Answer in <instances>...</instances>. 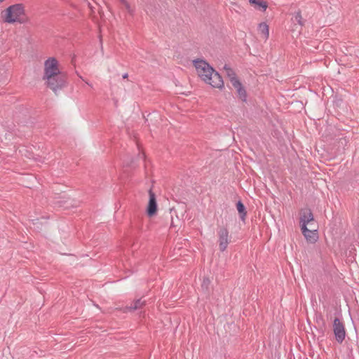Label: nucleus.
<instances>
[{
    "label": "nucleus",
    "mask_w": 359,
    "mask_h": 359,
    "mask_svg": "<svg viewBox=\"0 0 359 359\" xmlns=\"http://www.w3.org/2000/svg\"><path fill=\"white\" fill-rule=\"evenodd\" d=\"M43 79L55 94L66 86V74L60 71L58 62L55 57H50L45 61Z\"/></svg>",
    "instance_id": "obj_1"
},
{
    "label": "nucleus",
    "mask_w": 359,
    "mask_h": 359,
    "mask_svg": "<svg viewBox=\"0 0 359 359\" xmlns=\"http://www.w3.org/2000/svg\"><path fill=\"white\" fill-rule=\"evenodd\" d=\"M194 65L198 76L206 83L213 88L219 89L224 88L222 76L205 60H196L194 61Z\"/></svg>",
    "instance_id": "obj_2"
},
{
    "label": "nucleus",
    "mask_w": 359,
    "mask_h": 359,
    "mask_svg": "<svg viewBox=\"0 0 359 359\" xmlns=\"http://www.w3.org/2000/svg\"><path fill=\"white\" fill-rule=\"evenodd\" d=\"M25 9L22 4H17L9 6L5 11L4 21L8 23H13L15 22L23 23L24 20L21 19V16L24 15Z\"/></svg>",
    "instance_id": "obj_3"
},
{
    "label": "nucleus",
    "mask_w": 359,
    "mask_h": 359,
    "mask_svg": "<svg viewBox=\"0 0 359 359\" xmlns=\"http://www.w3.org/2000/svg\"><path fill=\"white\" fill-rule=\"evenodd\" d=\"M219 249L221 252H224L230 243V236L229 230L225 226H219L217 229Z\"/></svg>",
    "instance_id": "obj_4"
},
{
    "label": "nucleus",
    "mask_w": 359,
    "mask_h": 359,
    "mask_svg": "<svg viewBox=\"0 0 359 359\" xmlns=\"http://www.w3.org/2000/svg\"><path fill=\"white\" fill-rule=\"evenodd\" d=\"M333 332L335 340L339 344H341L346 337V330L344 324L339 318H335L333 321Z\"/></svg>",
    "instance_id": "obj_5"
},
{
    "label": "nucleus",
    "mask_w": 359,
    "mask_h": 359,
    "mask_svg": "<svg viewBox=\"0 0 359 359\" xmlns=\"http://www.w3.org/2000/svg\"><path fill=\"white\" fill-rule=\"evenodd\" d=\"M314 220L313 215L311 209L304 208L300 211L301 229H306L307 225Z\"/></svg>",
    "instance_id": "obj_6"
},
{
    "label": "nucleus",
    "mask_w": 359,
    "mask_h": 359,
    "mask_svg": "<svg viewBox=\"0 0 359 359\" xmlns=\"http://www.w3.org/2000/svg\"><path fill=\"white\" fill-rule=\"evenodd\" d=\"M149 200L147 208V213L148 216L152 217L156 215L157 212V203L156 195L151 189L149 190Z\"/></svg>",
    "instance_id": "obj_7"
},
{
    "label": "nucleus",
    "mask_w": 359,
    "mask_h": 359,
    "mask_svg": "<svg viewBox=\"0 0 359 359\" xmlns=\"http://www.w3.org/2000/svg\"><path fill=\"white\" fill-rule=\"evenodd\" d=\"M301 230L308 242L313 243L318 240V236L316 230H309L307 227L305 231L304 229Z\"/></svg>",
    "instance_id": "obj_8"
},
{
    "label": "nucleus",
    "mask_w": 359,
    "mask_h": 359,
    "mask_svg": "<svg viewBox=\"0 0 359 359\" xmlns=\"http://www.w3.org/2000/svg\"><path fill=\"white\" fill-rule=\"evenodd\" d=\"M146 304V301L142 299H138L131 304L130 306H126L124 309V312H132L136 310L141 309Z\"/></svg>",
    "instance_id": "obj_9"
},
{
    "label": "nucleus",
    "mask_w": 359,
    "mask_h": 359,
    "mask_svg": "<svg viewBox=\"0 0 359 359\" xmlns=\"http://www.w3.org/2000/svg\"><path fill=\"white\" fill-rule=\"evenodd\" d=\"M232 86L236 89L238 97L243 102H246L247 93L242 83L240 81H235Z\"/></svg>",
    "instance_id": "obj_10"
},
{
    "label": "nucleus",
    "mask_w": 359,
    "mask_h": 359,
    "mask_svg": "<svg viewBox=\"0 0 359 359\" xmlns=\"http://www.w3.org/2000/svg\"><path fill=\"white\" fill-rule=\"evenodd\" d=\"M224 69L226 70V75L229 78V80L232 85L234 83L235 81H240L236 77L235 72L227 65H224Z\"/></svg>",
    "instance_id": "obj_11"
},
{
    "label": "nucleus",
    "mask_w": 359,
    "mask_h": 359,
    "mask_svg": "<svg viewBox=\"0 0 359 359\" xmlns=\"http://www.w3.org/2000/svg\"><path fill=\"white\" fill-rule=\"evenodd\" d=\"M236 208L238 213L240 214L241 219L244 220L247 215L245 205L241 201H238L236 203Z\"/></svg>",
    "instance_id": "obj_12"
},
{
    "label": "nucleus",
    "mask_w": 359,
    "mask_h": 359,
    "mask_svg": "<svg viewBox=\"0 0 359 359\" xmlns=\"http://www.w3.org/2000/svg\"><path fill=\"white\" fill-rule=\"evenodd\" d=\"M259 31L263 34L265 39H267L269 36V26L265 22H262L259 25Z\"/></svg>",
    "instance_id": "obj_13"
},
{
    "label": "nucleus",
    "mask_w": 359,
    "mask_h": 359,
    "mask_svg": "<svg viewBox=\"0 0 359 359\" xmlns=\"http://www.w3.org/2000/svg\"><path fill=\"white\" fill-rule=\"evenodd\" d=\"M315 321L321 329H324L325 327V322L322 314H316Z\"/></svg>",
    "instance_id": "obj_14"
},
{
    "label": "nucleus",
    "mask_w": 359,
    "mask_h": 359,
    "mask_svg": "<svg viewBox=\"0 0 359 359\" xmlns=\"http://www.w3.org/2000/svg\"><path fill=\"white\" fill-rule=\"evenodd\" d=\"M250 4H256L259 6V8H262V11H266L267 8V4L265 1H262L261 0H249Z\"/></svg>",
    "instance_id": "obj_15"
},
{
    "label": "nucleus",
    "mask_w": 359,
    "mask_h": 359,
    "mask_svg": "<svg viewBox=\"0 0 359 359\" xmlns=\"http://www.w3.org/2000/svg\"><path fill=\"white\" fill-rule=\"evenodd\" d=\"M295 19L299 25H302V17L300 12L297 13V14L295 15Z\"/></svg>",
    "instance_id": "obj_16"
},
{
    "label": "nucleus",
    "mask_w": 359,
    "mask_h": 359,
    "mask_svg": "<svg viewBox=\"0 0 359 359\" xmlns=\"http://www.w3.org/2000/svg\"><path fill=\"white\" fill-rule=\"evenodd\" d=\"M120 1L125 6L126 9H128V10L130 9V4L126 0H120Z\"/></svg>",
    "instance_id": "obj_17"
},
{
    "label": "nucleus",
    "mask_w": 359,
    "mask_h": 359,
    "mask_svg": "<svg viewBox=\"0 0 359 359\" xmlns=\"http://www.w3.org/2000/svg\"><path fill=\"white\" fill-rule=\"evenodd\" d=\"M208 283H209V280L208 278L203 280V284H208Z\"/></svg>",
    "instance_id": "obj_18"
},
{
    "label": "nucleus",
    "mask_w": 359,
    "mask_h": 359,
    "mask_svg": "<svg viewBox=\"0 0 359 359\" xmlns=\"http://www.w3.org/2000/svg\"><path fill=\"white\" fill-rule=\"evenodd\" d=\"M128 76V73H125L123 75V79H127Z\"/></svg>",
    "instance_id": "obj_19"
},
{
    "label": "nucleus",
    "mask_w": 359,
    "mask_h": 359,
    "mask_svg": "<svg viewBox=\"0 0 359 359\" xmlns=\"http://www.w3.org/2000/svg\"><path fill=\"white\" fill-rule=\"evenodd\" d=\"M58 203H60V206H63V204H62V202H61V201H59Z\"/></svg>",
    "instance_id": "obj_20"
},
{
    "label": "nucleus",
    "mask_w": 359,
    "mask_h": 359,
    "mask_svg": "<svg viewBox=\"0 0 359 359\" xmlns=\"http://www.w3.org/2000/svg\"><path fill=\"white\" fill-rule=\"evenodd\" d=\"M87 85L92 86L89 83L86 82Z\"/></svg>",
    "instance_id": "obj_21"
},
{
    "label": "nucleus",
    "mask_w": 359,
    "mask_h": 359,
    "mask_svg": "<svg viewBox=\"0 0 359 359\" xmlns=\"http://www.w3.org/2000/svg\"><path fill=\"white\" fill-rule=\"evenodd\" d=\"M4 1V0H0V2H2V1Z\"/></svg>",
    "instance_id": "obj_22"
}]
</instances>
